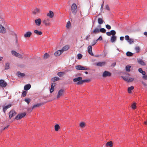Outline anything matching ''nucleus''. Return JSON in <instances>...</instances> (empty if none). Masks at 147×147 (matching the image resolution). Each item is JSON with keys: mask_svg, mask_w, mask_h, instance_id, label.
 <instances>
[{"mask_svg": "<svg viewBox=\"0 0 147 147\" xmlns=\"http://www.w3.org/2000/svg\"><path fill=\"white\" fill-rule=\"evenodd\" d=\"M80 126L81 127H83L85 126V123L83 122H82L80 123Z\"/></svg>", "mask_w": 147, "mask_h": 147, "instance_id": "nucleus-43", "label": "nucleus"}, {"mask_svg": "<svg viewBox=\"0 0 147 147\" xmlns=\"http://www.w3.org/2000/svg\"><path fill=\"white\" fill-rule=\"evenodd\" d=\"M18 76L19 77H22L25 76V74L24 73H21L20 71H18Z\"/></svg>", "mask_w": 147, "mask_h": 147, "instance_id": "nucleus-24", "label": "nucleus"}, {"mask_svg": "<svg viewBox=\"0 0 147 147\" xmlns=\"http://www.w3.org/2000/svg\"><path fill=\"white\" fill-rule=\"evenodd\" d=\"M55 83H52V84L51 86H53V87L54 88V87L55 86Z\"/></svg>", "mask_w": 147, "mask_h": 147, "instance_id": "nucleus-62", "label": "nucleus"}, {"mask_svg": "<svg viewBox=\"0 0 147 147\" xmlns=\"http://www.w3.org/2000/svg\"><path fill=\"white\" fill-rule=\"evenodd\" d=\"M54 88L53 87V86H51L50 89V92L51 93H52L54 91Z\"/></svg>", "mask_w": 147, "mask_h": 147, "instance_id": "nucleus-54", "label": "nucleus"}, {"mask_svg": "<svg viewBox=\"0 0 147 147\" xmlns=\"http://www.w3.org/2000/svg\"><path fill=\"white\" fill-rule=\"evenodd\" d=\"M60 79L59 78L57 77H55L51 78V81L53 82H55L59 80Z\"/></svg>", "mask_w": 147, "mask_h": 147, "instance_id": "nucleus-23", "label": "nucleus"}, {"mask_svg": "<svg viewBox=\"0 0 147 147\" xmlns=\"http://www.w3.org/2000/svg\"><path fill=\"white\" fill-rule=\"evenodd\" d=\"M73 81L74 82H76L78 81L76 84L77 85H78L82 84L85 82H88L89 81V80L88 79L82 80V77H78L77 78H74L73 80Z\"/></svg>", "mask_w": 147, "mask_h": 147, "instance_id": "nucleus-1", "label": "nucleus"}, {"mask_svg": "<svg viewBox=\"0 0 147 147\" xmlns=\"http://www.w3.org/2000/svg\"><path fill=\"white\" fill-rule=\"evenodd\" d=\"M11 106V104H9L7 105L3 106V110L4 113H5L7 109L10 107Z\"/></svg>", "mask_w": 147, "mask_h": 147, "instance_id": "nucleus-7", "label": "nucleus"}, {"mask_svg": "<svg viewBox=\"0 0 147 147\" xmlns=\"http://www.w3.org/2000/svg\"><path fill=\"white\" fill-rule=\"evenodd\" d=\"M16 113V112L14 110H12L9 113V117L10 119L14 115H15Z\"/></svg>", "mask_w": 147, "mask_h": 147, "instance_id": "nucleus-6", "label": "nucleus"}, {"mask_svg": "<svg viewBox=\"0 0 147 147\" xmlns=\"http://www.w3.org/2000/svg\"><path fill=\"white\" fill-rule=\"evenodd\" d=\"M44 104V103H38L33 105L32 107V109H33L34 108L38 107L41 105H42Z\"/></svg>", "mask_w": 147, "mask_h": 147, "instance_id": "nucleus-17", "label": "nucleus"}, {"mask_svg": "<svg viewBox=\"0 0 147 147\" xmlns=\"http://www.w3.org/2000/svg\"><path fill=\"white\" fill-rule=\"evenodd\" d=\"M32 34L31 32L28 31L24 35V36L25 38H29L31 35Z\"/></svg>", "mask_w": 147, "mask_h": 147, "instance_id": "nucleus-15", "label": "nucleus"}, {"mask_svg": "<svg viewBox=\"0 0 147 147\" xmlns=\"http://www.w3.org/2000/svg\"><path fill=\"white\" fill-rule=\"evenodd\" d=\"M71 11L74 15L76 14L77 11V7L76 4L75 3L72 4L71 6Z\"/></svg>", "mask_w": 147, "mask_h": 147, "instance_id": "nucleus-2", "label": "nucleus"}, {"mask_svg": "<svg viewBox=\"0 0 147 147\" xmlns=\"http://www.w3.org/2000/svg\"><path fill=\"white\" fill-rule=\"evenodd\" d=\"M26 115V113H23L19 114L15 117V119L16 120L20 119L24 117Z\"/></svg>", "mask_w": 147, "mask_h": 147, "instance_id": "nucleus-3", "label": "nucleus"}, {"mask_svg": "<svg viewBox=\"0 0 147 147\" xmlns=\"http://www.w3.org/2000/svg\"><path fill=\"white\" fill-rule=\"evenodd\" d=\"M43 23L46 25H48L49 24V23L48 20H44Z\"/></svg>", "mask_w": 147, "mask_h": 147, "instance_id": "nucleus-41", "label": "nucleus"}, {"mask_svg": "<svg viewBox=\"0 0 147 147\" xmlns=\"http://www.w3.org/2000/svg\"><path fill=\"white\" fill-rule=\"evenodd\" d=\"M26 93L27 92L26 91H23L22 94V96L24 97H25L26 95Z\"/></svg>", "mask_w": 147, "mask_h": 147, "instance_id": "nucleus-45", "label": "nucleus"}, {"mask_svg": "<svg viewBox=\"0 0 147 147\" xmlns=\"http://www.w3.org/2000/svg\"><path fill=\"white\" fill-rule=\"evenodd\" d=\"M64 91V90L62 89H60L59 91L57 96V98H59L60 96L63 95Z\"/></svg>", "mask_w": 147, "mask_h": 147, "instance_id": "nucleus-9", "label": "nucleus"}, {"mask_svg": "<svg viewBox=\"0 0 147 147\" xmlns=\"http://www.w3.org/2000/svg\"><path fill=\"white\" fill-rule=\"evenodd\" d=\"M77 56L78 59H80L82 58V55L81 54L79 53L77 55Z\"/></svg>", "mask_w": 147, "mask_h": 147, "instance_id": "nucleus-46", "label": "nucleus"}, {"mask_svg": "<svg viewBox=\"0 0 147 147\" xmlns=\"http://www.w3.org/2000/svg\"><path fill=\"white\" fill-rule=\"evenodd\" d=\"M133 54H134L133 53L129 51H127L126 53V55L128 57L131 56H133Z\"/></svg>", "mask_w": 147, "mask_h": 147, "instance_id": "nucleus-31", "label": "nucleus"}, {"mask_svg": "<svg viewBox=\"0 0 147 147\" xmlns=\"http://www.w3.org/2000/svg\"><path fill=\"white\" fill-rule=\"evenodd\" d=\"M47 16L50 18H52L53 17L54 13L52 11H50L49 13H47Z\"/></svg>", "mask_w": 147, "mask_h": 147, "instance_id": "nucleus-20", "label": "nucleus"}, {"mask_svg": "<svg viewBox=\"0 0 147 147\" xmlns=\"http://www.w3.org/2000/svg\"><path fill=\"white\" fill-rule=\"evenodd\" d=\"M5 28L2 25H0V32L1 33H5Z\"/></svg>", "mask_w": 147, "mask_h": 147, "instance_id": "nucleus-12", "label": "nucleus"}, {"mask_svg": "<svg viewBox=\"0 0 147 147\" xmlns=\"http://www.w3.org/2000/svg\"><path fill=\"white\" fill-rule=\"evenodd\" d=\"M16 57L20 58H22V55L19 53H18V55H17Z\"/></svg>", "mask_w": 147, "mask_h": 147, "instance_id": "nucleus-56", "label": "nucleus"}, {"mask_svg": "<svg viewBox=\"0 0 147 147\" xmlns=\"http://www.w3.org/2000/svg\"><path fill=\"white\" fill-rule=\"evenodd\" d=\"M35 22L36 25L38 26H40L41 23V20L40 19L38 18L37 19L35 20Z\"/></svg>", "mask_w": 147, "mask_h": 147, "instance_id": "nucleus-14", "label": "nucleus"}, {"mask_svg": "<svg viewBox=\"0 0 147 147\" xmlns=\"http://www.w3.org/2000/svg\"><path fill=\"white\" fill-rule=\"evenodd\" d=\"M5 69L7 70L9 69V64L8 63H6L5 64Z\"/></svg>", "mask_w": 147, "mask_h": 147, "instance_id": "nucleus-33", "label": "nucleus"}, {"mask_svg": "<svg viewBox=\"0 0 147 147\" xmlns=\"http://www.w3.org/2000/svg\"><path fill=\"white\" fill-rule=\"evenodd\" d=\"M105 9L109 11L110 10L109 7L108 5H107L105 7Z\"/></svg>", "mask_w": 147, "mask_h": 147, "instance_id": "nucleus-57", "label": "nucleus"}, {"mask_svg": "<svg viewBox=\"0 0 147 147\" xmlns=\"http://www.w3.org/2000/svg\"><path fill=\"white\" fill-rule=\"evenodd\" d=\"M69 47L68 45H66L65 46L63 47L62 49L61 50L63 53V51L68 50L69 49Z\"/></svg>", "mask_w": 147, "mask_h": 147, "instance_id": "nucleus-21", "label": "nucleus"}, {"mask_svg": "<svg viewBox=\"0 0 147 147\" xmlns=\"http://www.w3.org/2000/svg\"><path fill=\"white\" fill-rule=\"evenodd\" d=\"M59 126L58 124H56L55 126V129L56 131H57L58 130L59 128Z\"/></svg>", "mask_w": 147, "mask_h": 147, "instance_id": "nucleus-36", "label": "nucleus"}, {"mask_svg": "<svg viewBox=\"0 0 147 147\" xmlns=\"http://www.w3.org/2000/svg\"><path fill=\"white\" fill-rule=\"evenodd\" d=\"M100 32L103 33H105L106 32V29L103 28H101L99 29Z\"/></svg>", "mask_w": 147, "mask_h": 147, "instance_id": "nucleus-35", "label": "nucleus"}, {"mask_svg": "<svg viewBox=\"0 0 147 147\" xmlns=\"http://www.w3.org/2000/svg\"><path fill=\"white\" fill-rule=\"evenodd\" d=\"M142 83L143 84L144 86H146L147 85L144 82L142 81Z\"/></svg>", "mask_w": 147, "mask_h": 147, "instance_id": "nucleus-64", "label": "nucleus"}, {"mask_svg": "<svg viewBox=\"0 0 147 147\" xmlns=\"http://www.w3.org/2000/svg\"><path fill=\"white\" fill-rule=\"evenodd\" d=\"M106 28L108 30H110L111 28V26L109 25V24H107L105 26Z\"/></svg>", "mask_w": 147, "mask_h": 147, "instance_id": "nucleus-48", "label": "nucleus"}, {"mask_svg": "<svg viewBox=\"0 0 147 147\" xmlns=\"http://www.w3.org/2000/svg\"><path fill=\"white\" fill-rule=\"evenodd\" d=\"M97 42V41L96 40H94L93 42L92 43V46H93L95 45Z\"/></svg>", "mask_w": 147, "mask_h": 147, "instance_id": "nucleus-50", "label": "nucleus"}, {"mask_svg": "<svg viewBox=\"0 0 147 147\" xmlns=\"http://www.w3.org/2000/svg\"><path fill=\"white\" fill-rule=\"evenodd\" d=\"M134 80V78H130L129 79L128 78L127 82H132Z\"/></svg>", "mask_w": 147, "mask_h": 147, "instance_id": "nucleus-51", "label": "nucleus"}, {"mask_svg": "<svg viewBox=\"0 0 147 147\" xmlns=\"http://www.w3.org/2000/svg\"><path fill=\"white\" fill-rule=\"evenodd\" d=\"M106 146L111 147L112 146V143L111 141L108 142L106 144Z\"/></svg>", "mask_w": 147, "mask_h": 147, "instance_id": "nucleus-30", "label": "nucleus"}, {"mask_svg": "<svg viewBox=\"0 0 147 147\" xmlns=\"http://www.w3.org/2000/svg\"><path fill=\"white\" fill-rule=\"evenodd\" d=\"M24 101L27 102V103L28 104L30 102V99L28 98H25L24 99Z\"/></svg>", "mask_w": 147, "mask_h": 147, "instance_id": "nucleus-42", "label": "nucleus"}, {"mask_svg": "<svg viewBox=\"0 0 147 147\" xmlns=\"http://www.w3.org/2000/svg\"><path fill=\"white\" fill-rule=\"evenodd\" d=\"M100 32L99 29L98 28H96L92 31V32L94 34H96Z\"/></svg>", "mask_w": 147, "mask_h": 147, "instance_id": "nucleus-22", "label": "nucleus"}, {"mask_svg": "<svg viewBox=\"0 0 147 147\" xmlns=\"http://www.w3.org/2000/svg\"><path fill=\"white\" fill-rule=\"evenodd\" d=\"M11 53L13 55L16 56V57L17 55H18V53L14 51H12Z\"/></svg>", "mask_w": 147, "mask_h": 147, "instance_id": "nucleus-38", "label": "nucleus"}, {"mask_svg": "<svg viewBox=\"0 0 147 147\" xmlns=\"http://www.w3.org/2000/svg\"><path fill=\"white\" fill-rule=\"evenodd\" d=\"M88 53L92 56H93L94 54L92 51V46L90 45L88 47Z\"/></svg>", "mask_w": 147, "mask_h": 147, "instance_id": "nucleus-10", "label": "nucleus"}, {"mask_svg": "<svg viewBox=\"0 0 147 147\" xmlns=\"http://www.w3.org/2000/svg\"><path fill=\"white\" fill-rule=\"evenodd\" d=\"M16 44H17L18 43V41L17 39V36L16 37Z\"/></svg>", "mask_w": 147, "mask_h": 147, "instance_id": "nucleus-63", "label": "nucleus"}, {"mask_svg": "<svg viewBox=\"0 0 147 147\" xmlns=\"http://www.w3.org/2000/svg\"><path fill=\"white\" fill-rule=\"evenodd\" d=\"M127 41L129 44H131L134 42V40L132 38H130Z\"/></svg>", "mask_w": 147, "mask_h": 147, "instance_id": "nucleus-40", "label": "nucleus"}, {"mask_svg": "<svg viewBox=\"0 0 147 147\" xmlns=\"http://www.w3.org/2000/svg\"><path fill=\"white\" fill-rule=\"evenodd\" d=\"M104 6V3H103L101 5V7L100 8V10L101 11H102L103 9V7Z\"/></svg>", "mask_w": 147, "mask_h": 147, "instance_id": "nucleus-60", "label": "nucleus"}, {"mask_svg": "<svg viewBox=\"0 0 147 147\" xmlns=\"http://www.w3.org/2000/svg\"><path fill=\"white\" fill-rule=\"evenodd\" d=\"M106 34L108 36H110L111 35V33L110 32H106Z\"/></svg>", "mask_w": 147, "mask_h": 147, "instance_id": "nucleus-59", "label": "nucleus"}, {"mask_svg": "<svg viewBox=\"0 0 147 147\" xmlns=\"http://www.w3.org/2000/svg\"><path fill=\"white\" fill-rule=\"evenodd\" d=\"M98 24L100 25L103 23L104 21L101 18H99L98 19Z\"/></svg>", "mask_w": 147, "mask_h": 147, "instance_id": "nucleus-26", "label": "nucleus"}, {"mask_svg": "<svg viewBox=\"0 0 147 147\" xmlns=\"http://www.w3.org/2000/svg\"><path fill=\"white\" fill-rule=\"evenodd\" d=\"M135 50L136 51V52L138 53L139 51L140 47L138 46L136 47L135 48Z\"/></svg>", "mask_w": 147, "mask_h": 147, "instance_id": "nucleus-47", "label": "nucleus"}, {"mask_svg": "<svg viewBox=\"0 0 147 147\" xmlns=\"http://www.w3.org/2000/svg\"><path fill=\"white\" fill-rule=\"evenodd\" d=\"M102 38L101 36H100L96 40L97 41H100L102 40Z\"/></svg>", "mask_w": 147, "mask_h": 147, "instance_id": "nucleus-55", "label": "nucleus"}, {"mask_svg": "<svg viewBox=\"0 0 147 147\" xmlns=\"http://www.w3.org/2000/svg\"><path fill=\"white\" fill-rule=\"evenodd\" d=\"M34 32L37 35H41L42 34V32L41 31H39L37 30H34Z\"/></svg>", "mask_w": 147, "mask_h": 147, "instance_id": "nucleus-25", "label": "nucleus"}, {"mask_svg": "<svg viewBox=\"0 0 147 147\" xmlns=\"http://www.w3.org/2000/svg\"><path fill=\"white\" fill-rule=\"evenodd\" d=\"M111 75V73L107 71H105L103 73L102 76L103 77H106L110 76Z\"/></svg>", "mask_w": 147, "mask_h": 147, "instance_id": "nucleus-8", "label": "nucleus"}, {"mask_svg": "<svg viewBox=\"0 0 147 147\" xmlns=\"http://www.w3.org/2000/svg\"><path fill=\"white\" fill-rule=\"evenodd\" d=\"M105 63L106 62H99L96 63V65L98 66L101 67L104 65Z\"/></svg>", "mask_w": 147, "mask_h": 147, "instance_id": "nucleus-18", "label": "nucleus"}, {"mask_svg": "<svg viewBox=\"0 0 147 147\" xmlns=\"http://www.w3.org/2000/svg\"><path fill=\"white\" fill-rule=\"evenodd\" d=\"M138 71L140 73H141L143 75H145L146 74V72L145 71H143L142 69L141 68H139L138 69Z\"/></svg>", "mask_w": 147, "mask_h": 147, "instance_id": "nucleus-28", "label": "nucleus"}, {"mask_svg": "<svg viewBox=\"0 0 147 147\" xmlns=\"http://www.w3.org/2000/svg\"><path fill=\"white\" fill-rule=\"evenodd\" d=\"M70 25H71L70 22L69 21H68L66 27L68 28H69L70 27Z\"/></svg>", "mask_w": 147, "mask_h": 147, "instance_id": "nucleus-53", "label": "nucleus"}, {"mask_svg": "<svg viewBox=\"0 0 147 147\" xmlns=\"http://www.w3.org/2000/svg\"><path fill=\"white\" fill-rule=\"evenodd\" d=\"M31 87V85L29 84H26L24 86V90H25L27 91L29 90L30 88Z\"/></svg>", "mask_w": 147, "mask_h": 147, "instance_id": "nucleus-13", "label": "nucleus"}, {"mask_svg": "<svg viewBox=\"0 0 147 147\" xmlns=\"http://www.w3.org/2000/svg\"><path fill=\"white\" fill-rule=\"evenodd\" d=\"M110 32L112 36H115L116 32L115 30H112L110 31Z\"/></svg>", "mask_w": 147, "mask_h": 147, "instance_id": "nucleus-39", "label": "nucleus"}, {"mask_svg": "<svg viewBox=\"0 0 147 147\" xmlns=\"http://www.w3.org/2000/svg\"><path fill=\"white\" fill-rule=\"evenodd\" d=\"M143 78L145 80H147V75H143Z\"/></svg>", "mask_w": 147, "mask_h": 147, "instance_id": "nucleus-58", "label": "nucleus"}, {"mask_svg": "<svg viewBox=\"0 0 147 147\" xmlns=\"http://www.w3.org/2000/svg\"><path fill=\"white\" fill-rule=\"evenodd\" d=\"M121 78L123 79L124 80L127 82L128 78H127V77L121 76Z\"/></svg>", "mask_w": 147, "mask_h": 147, "instance_id": "nucleus-44", "label": "nucleus"}, {"mask_svg": "<svg viewBox=\"0 0 147 147\" xmlns=\"http://www.w3.org/2000/svg\"><path fill=\"white\" fill-rule=\"evenodd\" d=\"M124 37L123 36H121L120 37V40L121 41H122L124 40Z\"/></svg>", "mask_w": 147, "mask_h": 147, "instance_id": "nucleus-61", "label": "nucleus"}, {"mask_svg": "<svg viewBox=\"0 0 147 147\" xmlns=\"http://www.w3.org/2000/svg\"><path fill=\"white\" fill-rule=\"evenodd\" d=\"M65 74V73L63 72H59L58 73L57 75L59 77H61Z\"/></svg>", "mask_w": 147, "mask_h": 147, "instance_id": "nucleus-32", "label": "nucleus"}, {"mask_svg": "<svg viewBox=\"0 0 147 147\" xmlns=\"http://www.w3.org/2000/svg\"><path fill=\"white\" fill-rule=\"evenodd\" d=\"M137 61L139 64L142 65L144 66L146 65L145 62H144L143 60L141 59H137Z\"/></svg>", "mask_w": 147, "mask_h": 147, "instance_id": "nucleus-11", "label": "nucleus"}, {"mask_svg": "<svg viewBox=\"0 0 147 147\" xmlns=\"http://www.w3.org/2000/svg\"><path fill=\"white\" fill-rule=\"evenodd\" d=\"M131 107L133 109H135L136 108V106L135 103H134L132 105Z\"/></svg>", "mask_w": 147, "mask_h": 147, "instance_id": "nucleus-49", "label": "nucleus"}, {"mask_svg": "<svg viewBox=\"0 0 147 147\" xmlns=\"http://www.w3.org/2000/svg\"><path fill=\"white\" fill-rule=\"evenodd\" d=\"M32 12L33 13L35 14L39 12V9L38 8L34 9L32 10Z\"/></svg>", "mask_w": 147, "mask_h": 147, "instance_id": "nucleus-29", "label": "nucleus"}, {"mask_svg": "<svg viewBox=\"0 0 147 147\" xmlns=\"http://www.w3.org/2000/svg\"><path fill=\"white\" fill-rule=\"evenodd\" d=\"M7 83L4 80H0V87L2 88H5L7 85Z\"/></svg>", "mask_w": 147, "mask_h": 147, "instance_id": "nucleus-4", "label": "nucleus"}, {"mask_svg": "<svg viewBox=\"0 0 147 147\" xmlns=\"http://www.w3.org/2000/svg\"><path fill=\"white\" fill-rule=\"evenodd\" d=\"M76 69L78 70H89V69L86 67H84L81 65H76Z\"/></svg>", "mask_w": 147, "mask_h": 147, "instance_id": "nucleus-5", "label": "nucleus"}, {"mask_svg": "<svg viewBox=\"0 0 147 147\" xmlns=\"http://www.w3.org/2000/svg\"><path fill=\"white\" fill-rule=\"evenodd\" d=\"M63 53L61 50H60L56 51L54 53L55 56H59L61 55Z\"/></svg>", "mask_w": 147, "mask_h": 147, "instance_id": "nucleus-16", "label": "nucleus"}, {"mask_svg": "<svg viewBox=\"0 0 147 147\" xmlns=\"http://www.w3.org/2000/svg\"><path fill=\"white\" fill-rule=\"evenodd\" d=\"M49 55L47 53H46L44 55L43 58L45 59H47L49 57Z\"/></svg>", "mask_w": 147, "mask_h": 147, "instance_id": "nucleus-34", "label": "nucleus"}, {"mask_svg": "<svg viewBox=\"0 0 147 147\" xmlns=\"http://www.w3.org/2000/svg\"><path fill=\"white\" fill-rule=\"evenodd\" d=\"M117 38L115 36H112L111 38V41L112 42H114L116 40Z\"/></svg>", "mask_w": 147, "mask_h": 147, "instance_id": "nucleus-19", "label": "nucleus"}, {"mask_svg": "<svg viewBox=\"0 0 147 147\" xmlns=\"http://www.w3.org/2000/svg\"><path fill=\"white\" fill-rule=\"evenodd\" d=\"M125 38L126 40L128 41L129 38V36L128 35H126L125 36Z\"/></svg>", "mask_w": 147, "mask_h": 147, "instance_id": "nucleus-52", "label": "nucleus"}, {"mask_svg": "<svg viewBox=\"0 0 147 147\" xmlns=\"http://www.w3.org/2000/svg\"><path fill=\"white\" fill-rule=\"evenodd\" d=\"M134 88L133 86H131L128 87V92L129 93H131V90H133Z\"/></svg>", "mask_w": 147, "mask_h": 147, "instance_id": "nucleus-27", "label": "nucleus"}, {"mask_svg": "<svg viewBox=\"0 0 147 147\" xmlns=\"http://www.w3.org/2000/svg\"><path fill=\"white\" fill-rule=\"evenodd\" d=\"M131 67V66L130 65H127L125 67V69L127 71L129 72L130 71V68Z\"/></svg>", "mask_w": 147, "mask_h": 147, "instance_id": "nucleus-37", "label": "nucleus"}]
</instances>
